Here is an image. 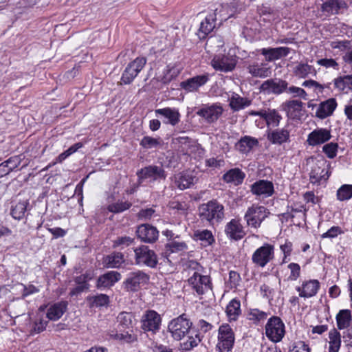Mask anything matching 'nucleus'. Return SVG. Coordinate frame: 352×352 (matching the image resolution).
Segmentation results:
<instances>
[{
  "mask_svg": "<svg viewBox=\"0 0 352 352\" xmlns=\"http://www.w3.org/2000/svg\"><path fill=\"white\" fill-rule=\"evenodd\" d=\"M195 177L188 173H180L175 177V184L181 190L188 188L194 184Z\"/></svg>",
  "mask_w": 352,
  "mask_h": 352,
  "instance_id": "ea45409f",
  "label": "nucleus"
},
{
  "mask_svg": "<svg viewBox=\"0 0 352 352\" xmlns=\"http://www.w3.org/2000/svg\"><path fill=\"white\" fill-rule=\"evenodd\" d=\"M121 279V274L116 271H110L100 276L97 281V287H109Z\"/></svg>",
  "mask_w": 352,
  "mask_h": 352,
  "instance_id": "c756f323",
  "label": "nucleus"
},
{
  "mask_svg": "<svg viewBox=\"0 0 352 352\" xmlns=\"http://www.w3.org/2000/svg\"><path fill=\"white\" fill-rule=\"evenodd\" d=\"M346 7V3L343 1L329 0L324 3L322 6V10L329 14H338V11Z\"/></svg>",
  "mask_w": 352,
  "mask_h": 352,
  "instance_id": "58836bf2",
  "label": "nucleus"
},
{
  "mask_svg": "<svg viewBox=\"0 0 352 352\" xmlns=\"http://www.w3.org/2000/svg\"><path fill=\"white\" fill-rule=\"evenodd\" d=\"M340 333L335 329L329 333V352H338L341 345Z\"/></svg>",
  "mask_w": 352,
  "mask_h": 352,
  "instance_id": "79ce46f5",
  "label": "nucleus"
},
{
  "mask_svg": "<svg viewBox=\"0 0 352 352\" xmlns=\"http://www.w3.org/2000/svg\"><path fill=\"white\" fill-rule=\"evenodd\" d=\"M250 116H258L261 120V124L260 122L256 120L255 121L256 125L260 127H263V122H265L267 126L270 129L271 127H277L280 120H282L281 115L276 109H261L259 111H250L248 112Z\"/></svg>",
  "mask_w": 352,
  "mask_h": 352,
  "instance_id": "1a4fd4ad",
  "label": "nucleus"
},
{
  "mask_svg": "<svg viewBox=\"0 0 352 352\" xmlns=\"http://www.w3.org/2000/svg\"><path fill=\"white\" fill-rule=\"evenodd\" d=\"M235 341L234 333L228 324H221L218 329L217 349L219 352L232 351Z\"/></svg>",
  "mask_w": 352,
  "mask_h": 352,
  "instance_id": "7ed1b4c3",
  "label": "nucleus"
},
{
  "mask_svg": "<svg viewBox=\"0 0 352 352\" xmlns=\"http://www.w3.org/2000/svg\"><path fill=\"white\" fill-rule=\"evenodd\" d=\"M216 20V14H212L207 16L204 21L200 24L199 28V37L205 38L209 33H210L215 27L214 21Z\"/></svg>",
  "mask_w": 352,
  "mask_h": 352,
  "instance_id": "f704fd0d",
  "label": "nucleus"
},
{
  "mask_svg": "<svg viewBox=\"0 0 352 352\" xmlns=\"http://www.w3.org/2000/svg\"><path fill=\"white\" fill-rule=\"evenodd\" d=\"M191 325L192 322L185 317L184 314L172 320L168 325V331L173 339L181 340L188 336L187 340L182 344V349L186 351L193 349L201 342L199 335L190 329Z\"/></svg>",
  "mask_w": 352,
  "mask_h": 352,
  "instance_id": "f257e3e1",
  "label": "nucleus"
},
{
  "mask_svg": "<svg viewBox=\"0 0 352 352\" xmlns=\"http://www.w3.org/2000/svg\"><path fill=\"white\" fill-rule=\"evenodd\" d=\"M124 256L120 252H113L108 255L104 261V265L109 268H118L124 263Z\"/></svg>",
  "mask_w": 352,
  "mask_h": 352,
  "instance_id": "4c0bfd02",
  "label": "nucleus"
},
{
  "mask_svg": "<svg viewBox=\"0 0 352 352\" xmlns=\"http://www.w3.org/2000/svg\"><path fill=\"white\" fill-rule=\"evenodd\" d=\"M267 140L272 144L281 145L289 142L290 132L287 129H269L266 131Z\"/></svg>",
  "mask_w": 352,
  "mask_h": 352,
  "instance_id": "aec40b11",
  "label": "nucleus"
},
{
  "mask_svg": "<svg viewBox=\"0 0 352 352\" xmlns=\"http://www.w3.org/2000/svg\"><path fill=\"white\" fill-rule=\"evenodd\" d=\"M320 287V283L318 280L311 279L304 280L300 286L296 287L299 296L304 298H309L315 296Z\"/></svg>",
  "mask_w": 352,
  "mask_h": 352,
  "instance_id": "a211bd4d",
  "label": "nucleus"
},
{
  "mask_svg": "<svg viewBox=\"0 0 352 352\" xmlns=\"http://www.w3.org/2000/svg\"><path fill=\"white\" fill-rule=\"evenodd\" d=\"M188 282L191 289L198 295H202L212 289L210 277L201 275L198 272H194Z\"/></svg>",
  "mask_w": 352,
  "mask_h": 352,
  "instance_id": "4468645a",
  "label": "nucleus"
},
{
  "mask_svg": "<svg viewBox=\"0 0 352 352\" xmlns=\"http://www.w3.org/2000/svg\"><path fill=\"white\" fill-rule=\"evenodd\" d=\"M318 65L324 67L326 68H333L334 69H339V65L333 58H322L317 60Z\"/></svg>",
  "mask_w": 352,
  "mask_h": 352,
  "instance_id": "bf43d9fd",
  "label": "nucleus"
},
{
  "mask_svg": "<svg viewBox=\"0 0 352 352\" xmlns=\"http://www.w3.org/2000/svg\"><path fill=\"white\" fill-rule=\"evenodd\" d=\"M245 174L238 168H232L228 170L223 175V180L226 183H230L235 186L240 185L243 183Z\"/></svg>",
  "mask_w": 352,
  "mask_h": 352,
  "instance_id": "2f4dec72",
  "label": "nucleus"
},
{
  "mask_svg": "<svg viewBox=\"0 0 352 352\" xmlns=\"http://www.w3.org/2000/svg\"><path fill=\"white\" fill-rule=\"evenodd\" d=\"M193 239L195 241H201L204 246H208L214 242V238L210 230H197L193 233Z\"/></svg>",
  "mask_w": 352,
  "mask_h": 352,
  "instance_id": "c9c22d12",
  "label": "nucleus"
},
{
  "mask_svg": "<svg viewBox=\"0 0 352 352\" xmlns=\"http://www.w3.org/2000/svg\"><path fill=\"white\" fill-rule=\"evenodd\" d=\"M337 102L335 98H329L320 102L316 111V116L320 119H324L331 116L337 107Z\"/></svg>",
  "mask_w": 352,
  "mask_h": 352,
  "instance_id": "bb28decb",
  "label": "nucleus"
},
{
  "mask_svg": "<svg viewBox=\"0 0 352 352\" xmlns=\"http://www.w3.org/2000/svg\"><path fill=\"white\" fill-rule=\"evenodd\" d=\"M285 92L293 97H299L303 100H307V94L302 88L296 86L288 87L287 85Z\"/></svg>",
  "mask_w": 352,
  "mask_h": 352,
  "instance_id": "3c124183",
  "label": "nucleus"
},
{
  "mask_svg": "<svg viewBox=\"0 0 352 352\" xmlns=\"http://www.w3.org/2000/svg\"><path fill=\"white\" fill-rule=\"evenodd\" d=\"M260 53L265 56L267 62H272L283 57L287 56L290 53V48L287 47L262 48Z\"/></svg>",
  "mask_w": 352,
  "mask_h": 352,
  "instance_id": "393cba45",
  "label": "nucleus"
},
{
  "mask_svg": "<svg viewBox=\"0 0 352 352\" xmlns=\"http://www.w3.org/2000/svg\"><path fill=\"white\" fill-rule=\"evenodd\" d=\"M288 82L280 78H270L264 81L261 87V91L267 94L280 95L285 91Z\"/></svg>",
  "mask_w": 352,
  "mask_h": 352,
  "instance_id": "dca6fc26",
  "label": "nucleus"
},
{
  "mask_svg": "<svg viewBox=\"0 0 352 352\" xmlns=\"http://www.w3.org/2000/svg\"><path fill=\"white\" fill-rule=\"evenodd\" d=\"M131 206V204L128 201H120L109 204L107 210L113 213H120L128 210Z\"/></svg>",
  "mask_w": 352,
  "mask_h": 352,
  "instance_id": "09e8293b",
  "label": "nucleus"
},
{
  "mask_svg": "<svg viewBox=\"0 0 352 352\" xmlns=\"http://www.w3.org/2000/svg\"><path fill=\"white\" fill-rule=\"evenodd\" d=\"M290 270V275L288 277L289 280H296L300 275V267L298 263H291L288 265Z\"/></svg>",
  "mask_w": 352,
  "mask_h": 352,
  "instance_id": "4d7b16f0",
  "label": "nucleus"
},
{
  "mask_svg": "<svg viewBox=\"0 0 352 352\" xmlns=\"http://www.w3.org/2000/svg\"><path fill=\"white\" fill-rule=\"evenodd\" d=\"M211 65L217 71L228 72L235 68L236 61L226 56H216L212 60Z\"/></svg>",
  "mask_w": 352,
  "mask_h": 352,
  "instance_id": "412c9836",
  "label": "nucleus"
},
{
  "mask_svg": "<svg viewBox=\"0 0 352 352\" xmlns=\"http://www.w3.org/2000/svg\"><path fill=\"white\" fill-rule=\"evenodd\" d=\"M135 263L154 268L158 263L157 256L155 252L146 245H140L134 249Z\"/></svg>",
  "mask_w": 352,
  "mask_h": 352,
  "instance_id": "9d476101",
  "label": "nucleus"
},
{
  "mask_svg": "<svg viewBox=\"0 0 352 352\" xmlns=\"http://www.w3.org/2000/svg\"><path fill=\"white\" fill-rule=\"evenodd\" d=\"M160 138H155L151 136H144L140 141V144L146 149L155 148L161 145Z\"/></svg>",
  "mask_w": 352,
  "mask_h": 352,
  "instance_id": "a18cd8bd",
  "label": "nucleus"
},
{
  "mask_svg": "<svg viewBox=\"0 0 352 352\" xmlns=\"http://www.w3.org/2000/svg\"><path fill=\"white\" fill-rule=\"evenodd\" d=\"M285 324L280 318H270L265 325L266 336L273 342H280L285 336Z\"/></svg>",
  "mask_w": 352,
  "mask_h": 352,
  "instance_id": "9b49d317",
  "label": "nucleus"
},
{
  "mask_svg": "<svg viewBox=\"0 0 352 352\" xmlns=\"http://www.w3.org/2000/svg\"><path fill=\"white\" fill-rule=\"evenodd\" d=\"M330 46L333 49H338L340 51L349 50L351 48L350 41L348 40L332 41Z\"/></svg>",
  "mask_w": 352,
  "mask_h": 352,
  "instance_id": "680f3d73",
  "label": "nucleus"
},
{
  "mask_svg": "<svg viewBox=\"0 0 352 352\" xmlns=\"http://www.w3.org/2000/svg\"><path fill=\"white\" fill-rule=\"evenodd\" d=\"M137 340V336L129 331L120 333V342L124 343H132Z\"/></svg>",
  "mask_w": 352,
  "mask_h": 352,
  "instance_id": "338daca9",
  "label": "nucleus"
},
{
  "mask_svg": "<svg viewBox=\"0 0 352 352\" xmlns=\"http://www.w3.org/2000/svg\"><path fill=\"white\" fill-rule=\"evenodd\" d=\"M337 197L340 201L350 199L352 197V185H342L337 191Z\"/></svg>",
  "mask_w": 352,
  "mask_h": 352,
  "instance_id": "49530a36",
  "label": "nucleus"
},
{
  "mask_svg": "<svg viewBox=\"0 0 352 352\" xmlns=\"http://www.w3.org/2000/svg\"><path fill=\"white\" fill-rule=\"evenodd\" d=\"M338 144L334 142L326 144L322 147V151L329 159H333L337 155Z\"/></svg>",
  "mask_w": 352,
  "mask_h": 352,
  "instance_id": "603ef678",
  "label": "nucleus"
},
{
  "mask_svg": "<svg viewBox=\"0 0 352 352\" xmlns=\"http://www.w3.org/2000/svg\"><path fill=\"white\" fill-rule=\"evenodd\" d=\"M351 314L349 309H342L336 316L337 326L339 329L347 328L351 321Z\"/></svg>",
  "mask_w": 352,
  "mask_h": 352,
  "instance_id": "a19ab883",
  "label": "nucleus"
},
{
  "mask_svg": "<svg viewBox=\"0 0 352 352\" xmlns=\"http://www.w3.org/2000/svg\"><path fill=\"white\" fill-rule=\"evenodd\" d=\"M303 103L298 100H292L286 102V106L289 111L300 112L302 110Z\"/></svg>",
  "mask_w": 352,
  "mask_h": 352,
  "instance_id": "0e129e2a",
  "label": "nucleus"
},
{
  "mask_svg": "<svg viewBox=\"0 0 352 352\" xmlns=\"http://www.w3.org/2000/svg\"><path fill=\"white\" fill-rule=\"evenodd\" d=\"M269 214L270 212L265 207L253 204L248 208L244 219L249 227L258 229Z\"/></svg>",
  "mask_w": 352,
  "mask_h": 352,
  "instance_id": "20e7f679",
  "label": "nucleus"
},
{
  "mask_svg": "<svg viewBox=\"0 0 352 352\" xmlns=\"http://www.w3.org/2000/svg\"><path fill=\"white\" fill-rule=\"evenodd\" d=\"M225 233L229 239L234 241H239L245 235L243 227L239 221L235 219L227 223L225 226Z\"/></svg>",
  "mask_w": 352,
  "mask_h": 352,
  "instance_id": "5701e85b",
  "label": "nucleus"
},
{
  "mask_svg": "<svg viewBox=\"0 0 352 352\" xmlns=\"http://www.w3.org/2000/svg\"><path fill=\"white\" fill-rule=\"evenodd\" d=\"M330 164L324 160H318L311 167L309 173L310 181L313 184H320L327 181L330 175Z\"/></svg>",
  "mask_w": 352,
  "mask_h": 352,
  "instance_id": "2eb2a0df",
  "label": "nucleus"
},
{
  "mask_svg": "<svg viewBox=\"0 0 352 352\" xmlns=\"http://www.w3.org/2000/svg\"><path fill=\"white\" fill-rule=\"evenodd\" d=\"M248 73L254 78H264L270 76L272 69L266 63H253L247 66Z\"/></svg>",
  "mask_w": 352,
  "mask_h": 352,
  "instance_id": "cd10ccee",
  "label": "nucleus"
},
{
  "mask_svg": "<svg viewBox=\"0 0 352 352\" xmlns=\"http://www.w3.org/2000/svg\"><path fill=\"white\" fill-rule=\"evenodd\" d=\"M47 322L48 321L45 319L39 318L36 320L34 323L32 331L36 333L42 332L45 329Z\"/></svg>",
  "mask_w": 352,
  "mask_h": 352,
  "instance_id": "e2e57ef3",
  "label": "nucleus"
},
{
  "mask_svg": "<svg viewBox=\"0 0 352 352\" xmlns=\"http://www.w3.org/2000/svg\"><path fill=\"white\" fill-rule=\"evenodd\" d=\"M24 159V156L23 155H14L10 157L9 159L5 161L6 164L8 165V168L10 172L16 168L21 163L22 160Z\"/></svg>",
  "mask_w": 352,
  "mask_h": 352,
  "instance_id": "864d4df0",
  "label": "nucleus"
},
{
  "mask_svg": "<svg viewBox=\"0 0 352 352\" xmlns=\"http://www.w3.org/2000/svg\"><path fill=\"white\" fill-rule=\"evenodd\" d=\"M68 303L67 301H60L52 305L47 311V318L50 320H58L67 311Z\"/></svg>",
  "mask_w": 352,
  "mask_h": 352,
  "instance_id": "7c9ffc66",
  "label": "nucleus"
},
{
  "mask_svg": "<svg viewBox=\"0 0 352 352\" xmlns=\"http://www.w3.org/2000/svg\"><path fill=\"white\" fill-rule=\"evenodd\" d=\"M229 106L233 111H239L250 106L252 100L248 98L241 97L236 93H232L228 97Z\"/></svg>",
  "mask_w": 352,
  "mask_h": 352,
  "instance_id": "c85d7f7f",
  "label": "nucleus"
},
{
  "mask_svg": "<svg viewBox=\"0 0 352 352\" xmlns=\"http://www.w3.org/2000/svg\"><path fill=\"white\" fill-rule=\"evenodd\" d=\"M331 138L329 130L324 128L317 129L311 132L307 142L310 146H314L329 141Z\"/></svg>",
  "mask_w": 352,
  "mask_h": 352,
  "instance_id": "b1692460",
  "label": "nucleus"
},
{
  "mask_svg": "<svg viewBox=\"0 0 352 352\" xmlns=\"http://www.w3.org/2000/svg\"><path fill=\"white\" fill-rule=\"evenodd\" d=\"M166 248L169 253L179 252L186 251L188 249L187 244L184 242L173 241L166 245Z\"/></svg>",
  "mask_w": 352,
  "mask_h": 352,
  "instance_id": "de8ad7c7",
  "label": "nucleus"
},
{
  "mask_svg": "<svg viewBox=\"0 0 352 352\" xmlns=\"http://www.w3.org/2000/svg\"><path fill=\"white\" fill-rule=\"evenodd\" d=\"M250 191L255 196L267 198L273 195L274 187L272 182L260 179L250 186Z\"/></svg>",
  "mask_w": 352,
  "mask_h": 352,
  "instance_id": "f3484780",
  "label": "nucleus"
},
{
  "mask_svg": "<svg viewBox=\"0 0 352 352\" xmlns=\"http://www.w3.org/2000/svg\"><path fill=\"white\" fill-rule=\"evenodd\" d=\"M136 233L138 237L146 243H153L159 236V232L156 228L149 224H142L138 226Z\"/></svg>",
  "mask_w": 352,
  "mask_h": 352,
  "instance_id": "4be33fe9",
  "label": "nucleus"
},
{
  "mask_svg": "<svg viewBox=\"0 0 352 352\" xmlns=\"http://www.w3.org/2000/svg\"><path fill=\"white\" fill-rule=\"evenodd\" d=\"M198 210L200 219L211 226L219 223L224 218V207L216 200L201 204Z\"/></svg>",
  "mask_w": 352,
  "mask_h": 352,
  "instance_id": "f03ea898",
  "label": "nucleus"
},
{
  "mask_svg": "<svg viewBox=\"0 0 352 352\" xmlns=\"http://www.w3.org/2000/svg\"><path fill=\"white\" fill-rule=\"evenodd\" d=\"M133 241L134 239L130 236H120L113 241V246L114 248H120L122 249L130 245L131 243H133Z\"/></svg>",
  "mask_w": 352,
  "mask_h": 352,
  "instance_id": "5fc2aeb1",
  "label": "nucleus"
},
{
  "mask_svg": "<svg viewBox=\"0 0 352 352\" xmlns=\"http://www.w3.org/2000/svg\"><path fill=\"white\" fill-rule=\"evenodd\" d=\"M223 108L220 103L203 104L199 108L196 114L203 118L208 124H212L222 116Z\"/></svg>",
  "mask_w": 352,
  "mask_h": 352,
  "instance_id": "ddd939ff",
  "label": "nucleus"
},
{
  "mask_svg": "<svg viewBox=\"0 0 352 352\" xmlns=\"http://www.w3.org/2000/svg\"><path fill=\"white\" fill-rule=\"evenodd\" d=\"M302 85L307 88L314 89V91L318 90L320 92H322L324 89L323 85L314 80H305L302 82Z\"/></svg>",
  "mask_w": 352,
  "mask_h": 352,
  "instance_id": "69168bd1",
  "label": "nucleus"
},
{
  "mask_svg": "<svg viewBox=\"0 0 352 352\" xmlns=\"http://www.w3.org/2000/svg\"><path fill=\"white\" fill-rule=\"evenodd\" d=\"M208 80V74L197 75L181 82L180 87L187 92H194L198 91L199 87L206 85Z\"/></svg>",
  "mask_w": 352,
  "mask_h": 352,
  "instance_id": "6ab92c4d",
  "label": "nucleus"
},
{
  "mask_svg": "<svg viewBox=\"0 0 352 352\" xmlns=\"http://www.w3.org/2000/svg\"><path fill=\"white\" fill-rule=\"evenodd\" d=\"M28 204L27 201H21L13 206L11 210V214L13 218L16 219H22L26 212Z\"/></svg>",
  "mask_w": 352,
  "mask_h": 352,
  "instance_id": "37998d69",
  "label": "nucleus"
},
{
  "mask_svg": "<svg viewBox=\"0 0 352 352\" xmlns=\"http://www.w3.org/2000/svg\"><path fill=\"white\" fill-rule=\"evenodd\" d=\"M137 176L138 183L142 184L144 181L155 182L165 180L166 174L162 166L149 165L138 170Z\"/></svg>",
  "mask_w": 352,
  "mask_h": 352,
  "instance_id": "39448f33",
  "label": "nucleus"
},
{
  "mask_svg": "<svg viewBox=\"0 0 352 352\" xmlns=\"http://www.w3.org/2000/svg\"><path fill=\"white\" fill-rule=\"evenodd\" d=\"M146 62V58L143 56L137 57L130 62L122 74L120 84L130 85L145 67Z\"/></svg>",
  "mask_w": 352,
  "mask_h": 352,
  "instance_id": "423d86ee",
  "label": "nucleus"
},
{
  "mask_svg": "<svg viewBox=\"0 0 352 352\" xmlns=\"http://www.w3.org/2000/svg\"><path fill=\"white\" fill-rule=\"evenodd\" d=\"M344 232L342 228L339 226H333L329 228L326 232L321 235V237L333 239L336 237L339 234H343Z\"/></svg>",
  "mask_w": 352,
  "mask_h": 352,
  "instance_id": "052dcab7",
  "label": "nucleus"
},
{
  "mask_svg": "<svg viewBox=\"0 0 352 352\" xmlns=\"http://www.w3.org/2000/svg\"><path fill=\"white\" fill-rule=\"evenodd\" d=\"M92 301V305L96 307L105 306L109 303V296L106 294H100L94 296L90 298Z\"/></svg>",
  "mask_w": 352,
  "mask_h": 352,
  "instance_id": "6e6d98bb",
  "label": "nucleus"
},
{
  "mask_svg": "<svg viewBox=\"0 0 352 352\" xmlns=\"http://www.w3.org/2000/svg\"><path fill=\"white\" fill-rule=\"evenodd\" d=\"M292 73L298 78L315 77L317 72L315 67L307 63L297 62L292 69Z\"/></svg>",
  "mask_w": 352,
  "mask_h": 352,
  "instance_id": "a878e982",
  "label": "nucleus"
},
{
  "mask_svg": "<svg viewBox=\"0 0 352 352\" xmlns=\"http://www.w3.org/2000/svg\"><path fill=\"white\" fill-rule=\"evenodd\" d=\"M226 312L230 321L236 320L241 313L240 300L232 299L227 305Z\"/></svg>",
  "mask_w": 352,
  "mask_h": 352,
  "instance_id": "e433bc0d",
  "label": "nucleus"
},
{
  "mask_svg": "<svg viewBox=\"0 0 352 352\" xmlns=\"http://www.w3.org/2000/svg\"><path fill=\"white\" fill-rule=\"evenodd\" d=\"M258 145L256 138L245 135L236 143V147L242 153H249L254 147Z\"/></svg>",
  "mask_w": 352,
  "mask_h": 352,
  "instance_id": "72a5a7b5",
  "label": "nucleus"
},
{
  "mask_svg": "<svg viewBox=\"0 0 352 352\" xmlns=\"http://www.w3.org/2000/svg\"><path fill=\"white\" fill-rule=\"evenodd\" d=\"M267 317V314L261 311L258 309H252L248 314V319L254 322H260L264 321Z\"/></svg>",
  "mask_w": 352,
  "mask_h": 352,
  "instance_id": "8fccbe9b",
  "label": "nucleus"
},
{
  "mask_svg": "<svg viewBox=\"0 0 352 352\" xmlns=\"http://www.w3.org/2000/svg\"><path fill=\"white\" fill-rule=\"evenodd\" d=\"M155 113L156 116H162L168 119L166 123L173 126L176 125L179 122L180 114L177 109L170 107L157 109L155 111Z\"/></svg>",
  "mask_w": 352,
  "mask_h": 352,
  "instance_id": "473e14b6",
  "label": "nucleus"
},
{
  "mask_svg": "<svg viewBox=\"0 0 352 352\" xmlns=\"http://www.w3.org/2000/svg\"><path fill=\"white\" fill-rule=\"evenodd\" d=\"M140 324V327L144 333L150 332L155 334L161 327V316L154 310H146L141 317Z\"/></svg>",
  "mask_w": 352,
  "mask_h": 352,
  "instance_id": "6e6552de",
  "label": "nucleus"
},
{
  "mask_svg": "<svg viewBox=\"0 0 352 352\" xmlns=\"http://www.w3.org/2000/svg\"><path fill=\"white\" fill-rule=\"evenodd\" d=\"M154 212H155V210L151 208L142 209L138 212V217H139V219L146 220V219H150L153 216Z\"/></svg>",
  "mask_w": 352,
  "mask_h": 352,
  "instance_id": "774afa93",
  "label": "nucleus"
},
{
  "mask_svg": "<svg viewBox=\"0 0 352 352\" xmlns=\"http://www.w3.org/2000/svg\"><path fill=\"white\" fill-rule=\"evenodd\" d=\"M274 258V247L265 243L257 248L252 256V261L256 266L264 267Z\"/></svg>",
  "mask_w": 352,
  "mask_h": 352,
  "instance_id": "f8f14e48",
  "label": "nucleus"
},
{
  "mask_svg": "<svg viewBox=\"0 0 352 352\" xmlns=\"http://www.w3.org/2000/svg\"><path fill=\"white\" fill-rule=\"evenodd\" d=\"M290 352H311V349L305 342L297 341L292 344Z\"/></svg>",
  "mask_w": 352,
  "mask_h": 352,
  "instance_id": "13d9d810",
  "label": "nucleus"
},
{
  "mask_svg": "<svg viewBox=\"0 0 352 352\" xmlns=\"http://www.w3.org/2000/svg\"><path fill=\"white\" fill-rule=\"evenodd\" d=\"M149 279V275L142 270L131 272L123 283L124 287L127 292H138L148 283Z\"/></svg>",
  "mask_w": 352,
  "mask_h": 352,
  "instance_id": "0eeeda50",
  "label": "nucleus"
},
{
  "mask_svg": "<svg viewBox=\"0 0 352 352\" xmlns=\"http://www.w3.org/2000/svg\"><path fill=\"white\" fill-rule=\"evenodd\" d=\"M117 321L119 326L124 329H129L132 327L133 315L129 312H122L117 317Z\"/></svg>",
  "mask_w": 352,
  "mask_h": 352,
  "instance_id": "c03bdc74",
  "label": "nucleus"
}]
</instances>
